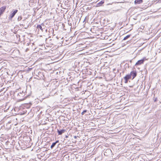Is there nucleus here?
<instances>
[{
    "label": "nucleus",
    "instance_id": "obj_1",
    "mask_svg": "<svg viewBox=\"0 0 161 161\" xmlns=\"http://www.w3.org/2000/svg\"><path fill=\"white\" fill-rule=\"evenodd\" d=\"M26 92H24L22 91V92H20L17 93L15 92L14 93V95H17L18 98L20 101H23L26 99L27 97H28L30 95L25 94Z\"/></svg>",
    "mask_w": 161,
    "mask_h": 161
},
{
    "label": "nucleus",
    "instance_id": "obj_2",
    "mask_svg": "<svg viewBox=\"0 0 161 161\" xmlns=\"http://www.w3.org/2000/svg\"><path fill=\"white\" fill-rule=\"evenodd\" d=\"M18 10L15 9L14 10H13L11 12V13L8 17V19L9 20H11L14 17L16 14L18 12Z\"/></svg>",
    "mask_w": 161,
    "mask_h": 161
},
{
    "label": "nucleus",
    "instance_id": "obj_3",
    "mask_svg": "<svg viewBox=\"0 0 161 161\" xmlns=\"http://www.w3.org/2000/svg\"><path fill=\"white\" fill-rule=\"evenodd\" d=\"M104 154L105 156H109L111 155L112 152L111 150L110 149H107L104 150Z\"/></svg>",
    "mask_w": 161,
    "mask_h": 161
},
{
    "label": "nucleus",
    "instance_id": "obj_4",
    "mask_svg": "<svg viewBox=\"0 0 161 161\" xmlns=\"http://www.w3.org/2000/svg\"><path fill=\"white\" fill-rule=\"evenodd\" d=\"M146 60L145 57L143 58L142 59L139 60L136 63L135 65H140L142 64H143L145 60Z\"/></svg>",
    "mask_w": 161,
    "mask_h": 161
},
{
    "label": "nucleus",
    "instance_id": "obj_5",
    "mask_svg": "<svg viewBox=\"0 0 161 161\" xmlns=\"http://www.w3.org/2000/svg\"><path fill=\"white\" fill-rule=\"evenodd\" d=\"M131 77H132V79H133L137 75V73L136 70H133L131 71L129 74Z\"/></svg>",
    "mask_w": 161,
    "mask_h": 161
},
{
    "label": "nucleus",
    "instance_id": "obj_6",
    "mask_svg": "<svg viewBox=\"0 0 161 161\" xmlns=\"http://www.w3.org/2000/svg\"><path fill=\"white\" fill-rule=\"evenodd\" d=\"M131 78V77L129 74L126 75L124 77V79L125 80V83H127L128 82V80L130 79Z\"/></svg>",
    "mask_w": 161,
    "mask_h": 161
},
{
    "label": "nucleus",
    "instance_id": "obj_7",
    "mask_svg": "<svg viewBox=\"0 0 161 161\" xmlns=\"http://www.w3.org/2000/svg\"><path fill=\"white\" fill-rule=\"evenodd\" d=\"M58 143V140L56 141L55 142H53L51 146V149H53L57 145V146H58V145H59V144H57Z\"/></svg>",
    "mask_w": 161,
    "mask_h": 161
},
{
    "label": "nucleus",
    "instance_id": "obj_8",
    "mask_svg": "<svg viewBox=\"0 0 161 161\" xmlns=\"http://www.w3.org/2000/svg\"><path fill=\"white\" fill-rule=\"evenodd\" d=\"M131 36V35H129L124 37L123 40H122V41L127 40H130L131 39H130V36Z\"/></svg>",
    "mask_w": 161,
    "mask_h": 161
},
{
    "label": "nucleus",
    "instance_id": "obj_9",
    "mask_svg": "<svg viewBox=\"0 0 161 161\" xmlns=\"http://www.w3.org/2000/svg\"><path fill=\"white\" fill-rule=\"evenodd\" d=\"M42 25H44L43 24H42V25H37V26H36V28L39 30V29H40L41 31H42L43 32V28H42Z\"/></svg>",
    "mask_w": 161,
    "mask_h": 161
},
{
    "label": "nucleus",
    "instance_id": "obj_10",
    "mask_svg": "<svg viewBox=\"0 0 161 161\" xmlns=\"http://www.w3.org/2000/svg\"><path fill=\"white\" fill-rule=\"evenodd\" d=\"M65 131V130L64 129H62L61 130H60L58 129V134L59 135H62L63 133H64Z\"/></svg>",
    "mask_w": 161,
    "mask_h": 161
},
{
    "label": "nucleus",
    "instance_id": "obj_11",
    "mask_svg": "<svg viewBox=\"0 0 161 161\" xmlns=\"http://www.w3.org/2000/svg\"><path fill=\"white\" fill-rule=\"evenodd\" d=\"M104 3V0H101L100 2L97 4L96 7H99L101 6Z\"/></svg>",
    "mask_w": 161,
    "mask_h": 161
},
{
    "label": "nucleus",
    "instance_id": "obj_12",
    "mask_svg": "<svg viewBox=\"0 0 161 161\" xmlns=\"http://www.w3.org/2000/svg\"><path fill=\"white\" fill-rule=\"evenodd\" d=\"M143 2V0H135L134 1L135 4H136L141 3Z\"/></svg>",
    "mask_w": 161,
    "mask_h": 161
},
{
    "label": "nucleus",
    "instance_id": "obj_13",
    "mask_svg": "<svg viewBox=\"0 0 161 161\" xmlns=\"http://www.w3.org/2000/svg\"><path fill=\"white\" fill-rule=\"evenodd\" d=\"M22 17L20 16H19L17 19V20L18 21H19L20 20H21V19H22Z\"/></svg>",
    "mask_w": 161,
    "mask_h": 161
},
{
    "label": "nucleus",
    "instance_id": "obj_14",
    "mask_svg": "<svg viewBox=\"0 0 161 161\" xmlns=\"http://www.w3.org/2000/svg\"><path fill=\"white\" fill-rule=\"evenodd\" d=\"M87 111L86 110H83V111L81 113V114L82 115H83L87 112Z\"/></svg>",
    "mask_w": 161,
    "mask_h": 161
},
{
    "label": "nucleus",
    "instance_id": "obj_15",
    "mask_svg": "<svg viewBox=\"0 0 161 161\" xmlns=\"http://www.w3.org/2000/svg\"><path fill=\"white\" fill-rule=\"evenodd\" d=\"M31 104H26V106L27 108H29L31 107Z\"/></svg>",
    "mask_w": 161,
    "mask_h": 161
},
{
    "label": "nucleus",
    "instance_id": "obj_16",
    "mask_svg": "<svg viewBox=\"0 0 161 161\" xmlns=\"http://www.w3.org/2000/svg\"><path fill=\"white\" fill-rule=\"evenodd\" d=\"M157 98H155V99L154 100V101L155 102H156L157 101Z\"/></svg>",
    "mask_w": 161,
    "mask_h": 161
},
{
    "label": "nucleus",
    "instance_id": "obj_17",
    "mask_svg": "<svg viewBox=\"0 0 161 161\" xmlns=\"http://www.w3.org/2000/svg\"><path fill=\"white\" fill-rule=\"evenodd\" d=\"M77 137H78V136H74V138L75 139H76V138H77Z\"/></svg>",
    "mask_w": 161,
    "mask_h": 161
},
{
    "label": "nucleus",
    "instance_id": "obj_18",
    "mask_svg": "<svg viewBox=\"0 0 161 161\" xmlns=\"http://www.w3.org/2000/svg\"><path fill=\"white\" fill-rule=\"evenodd\" d=\"M129 42V41H127V42Z\"/></svg>",
    "mask_w": 161,
    "mask_h": 161
}]
</instances>
